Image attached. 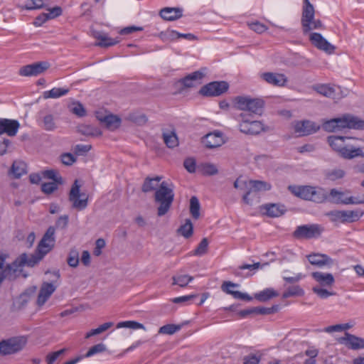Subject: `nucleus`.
<instances>
[{"instance_id": "17", "label": "nucleus", "mask_w": 364, "mask_h": 364, "mask_svg": "<svg viewBox=\"0 0 364 364\" xmlns=\"http://www.w3.org/2000/svg\"><path fill=\"white\" fill-rule=\"evenodd\" d=\"M93 37L98 41L95 43L96 46L107 48L117 44L119 42L118 38H112L107 33L101 31H95L92 33Z\"/></svg>"}, {"instance_id": "16", "label": "nucleus", "mask_w": 364, "mask_h": 364, "mask_svg": "<svg viewBox=\"0 0 364 364\" xmlns=\"http://www.w3.org/2000/svg\"><path fill=\"white\" fill-rule=\"evenodd\" d=\"M319 126L316 125L315 122L304 120L298 122L294 127L296 133L301 136H307L316 132L319 129Z\"/></svg>"}, {"instance_id": "60", "label": "nucleus", "mask_w": 364, "mask_h": 364, "mask_svg": "<svg viewBox=\"0 0 364 364\" xmlns=\"http://www.w3.org/2000/svg\"><path fill=\"white\" fill-rule=\"evenodd\" d=\"M53 246V244L50 243L48 240H44L43 244L41 245V240L36 250H37L40 253H43V255L45 256L52 250Z\"/></svg>"}, {"instance_id": "10", "label": "nucleus", "mask_w": 364, "mask_h": 364, "mask_svg": "<svg viewBox=\"0 0 364 364\" xmlns=\"http://www.w3.org/2000/svg\"><path fill=\"white\" fill-rule=\"evenodd\" d=\"M309 41L314 47L328 54H332L335 51L336 47L331 44L318 33H311L309 35Z\"/></svg>"}, {"instance_id": "49", "label": "nucleus", "mask_w": 364, "mask_h": 364, "mask_svg": "<svg viewBox=\"0 0 364 364\" xmlns=\"http://www.w3.org/2000/svg\"><path fill=\"white\" fill-rule=\"evenodd\" d=\"M113 326V323L112 322H107L102 325H100L98 328L92 329L90 332L87 333L85 338H89L91 336L100 334L105 331H107L108 328L112 327Z\"/></svg>"}, {"instance_id": "34", "label": "nucleus", "mask_w": 364, "mask_h": 364, "mask_svg": "<svg viewBox=\"0 0 364 364\" xmlns=\"http://www.w3.org/2000/svg\"><path fill=\"white\" fill-rule=\"evenodd\" d=\"M314 89L320 95L329 97V98H335L336 93L335 89L333 87L329 85H317L314 87Z\"/></svg>"}, {"instance_id": "44", "label": "nucleus", "mask_w": 364, "mask_h": 364, "mask_svg": "<svg viewBox=\"0 0 364 364\" xmlns=\"http://www.w3.org/2000/svg\"><path fill=\"white\" fill-rule=\"evenodd\" d=\"M304 290L299 286L294 285L287 288V289L282 294L283 299H287L291 296H302Z\"/></svg>"}, {"instance_id": "3", "label": "nucleus", "mask_w": 364, "mask_h": 364, "mask_svg": "<svg viewBox=\"0 0 364 364\" xmlns=\"http://www.w3.org/2000/svg\"><path fill=\"white\" fill-rule=\"evenodd\" d=\"M45 256L43 253H40L37 250L34 254L28 255L26 253L20 255L11 264H5V266H9L15 271V279L18 277L21 270L24 266L33 267L37 264Z\"/></svg>"}, {"instance_id": "62", "label": "nucleus", "mask_w": 364, "mask_h": 364, "mask_svg": "<svg viewBox=\"0 0 364 364\" xmlns=\"http://www.w3.org/2000/svg\"><path fill=\"white\" fill-rule=\"evenodd\" d=\"M332 222H341L343 223V210H332L326 214Z\"/></svg>"}, {"instance_id": "63", "label": "nucleus", "mask_w": 364, "mask_h": 364, "mask_svg": "<svg viewBox=\"0 0 364 364\" xmlns=\"http://www.w3.org/2000/svg\"><path fill=\"white\" fill-rule=\"evenodd\" d=\"M61 162L66 166H71L73 164L77 159L70 153H64L60 156Z\"/></svg>"}, {"instance_id": "5", "label": "nucleus", "mask_w": 364, "mask_h": 364, "mask_svg": "<svg viewBox=\"0 0 364 364\" xmlns=\"http://www.w3.org/2000/svg\"><path fill=\"white\" fill-rule=\"evenodd\" d=\"M26 344L24 337H12L0 341V355H6L21 351Z\"/></svg>"}, {"instance_id": "6", "label": "nucleus", "mask_w": 364, "mask_h": 364, "mask_svg": "<svg viewBox=\"0 0 364 364\" xmlns=\"http://www.w3.org/2000/svg\"><path fill=\"white\" fill-rule=\"evenodd\" d=\"M301 24L304 34H310V32L313 30H322L324 28L321 21L315 18V9L301 13Z\"/></svg>"}, {"instance_id": "32", "label": "nucleus", "mask_w": 364, "mask_h": 364, "mask_svg": "<svg viewBox=\"0 0 364 364\" xmlns=\"http://www.w3.org/2000/svg\"><path fill=\"white\" fill-rule=\"evenodd\" d=\"M279 295L278 292L272 288H267L263 291L256 293L254 296L255 299L261 302H265L273 297Z\"/></svg>"}, {"instance_id": "43", "label": "nucleus", "mask_w": 364, "mask_h": 364, "mask_svg": "<svg viewBox=\"0 0 364 364\" xmlns=\"http://www.w3.org/2000/svg\"><path fill=\"white\" fill-rule=\"evenodd\" d=\"M193 224L191 220L187 219L186 223L178 229V232L184 237L188 238L193 235Z\"/></svg>"}, {"instance_id": "46", "label": "nucleus", "mask_w": 364, "mask_h": 364, "mask_svg": "<svg viewBox=\"0 0 364 364\" xmlns=\"http://www.w3.org/2000/svg\"><path fill=\"white\" fill-rule=\"evenodd\" d=\"M249 97L237 96L233 100L234 106L240 110L247 111Z\"/></svg>"}, {"instance_id": "51", "label": "nucleus", "mask_w": 364, "mask_h": 364, "mask_svg": "<svg viewBox=\"0 0 364 364\" xmlns=\"http://www.w3.org/2000/svg\"><path fill=\"white\" fill-rule=\"evenodd\" d=\"M58 171L54 169L46 170L42 171V176L48 179H51L55 183H61L62 177L58 176Z\"/></svg>"}, {"instance_id": "54", "label": "nucleus", "mask_w": 364, "mask_h": 364, "mask_svg": "<svg viewBox=\"0 0 364 364\" xmlns=\"http://www.w3.org/2000/svg\"><path fill=\"white\" fill-rule=\"evenodd\" d=\"M208 247V240L205 237L200 242L197 247L195 249L193 255L196 256H202L207 252Z\"/></svg>"}, {"instance_id": "45", "label": "nucleus", "mask_w": 364, "mask_h": 364, "mask_svg": "<svg viewBox=\"0 0 364 364\" xmlns=\"http://www.w3.org/2000/svg\"><path fill=\"white\" fill-rule=\"evenodd\" d=\"M173 279V285H179L181 287H185L188 285L189 282H191L193 277L191 276H189L188 274H183V275H178V276H173L172 277Z\"/></svg>"}, {"instance_id": "38", "label": "nucleus", "mask_w": 364, "mask_h": 364, "mask_svg": "<svg viewBox=\"0 0 364 364\" xmlns=\"http://www.w3.org/2000/svg\"><path fill=\"white\" fill-rule=\"evenodd\" d=\"M363 215V212L359 210H343V223H353L360 219Z\"/></svg>"}, {"instance_id": "53", "label": "nucleus", "mask_w": 364, "mask_h": 364, "mask_svg": "<svg viewBox=\"0 0 364 364\" xmlns=\"http://www.w3.org/2000/svg\"><path fill=\"white\" fill-rule=\"evenodd\" d=\"M67 262L69 266L72 267H77L79 264V253L75 249H73L70 251Z\"/></svg>"}, {"instance_id": "28", "label": "nucleus", "mask_w": 364, "mask_h": 364, "mask_svg": "<svg viewBox=\"0 0 364 364\" xmlns=\"http://www.w3.org/2000/svg\"><path fill=\"white\" fill-rule=\"evenodd\" d=\"M341 156L346 159H352L355 157L364 158V152L361 148H355L352 145L346 144Z\"/></svg>"}, {"instance_id": "39", "label": "nucleus", "mask_w": 364, "mask_h": 364, "mask_svg": "<svg viewBox=\"0 0 364 364\" xmlns=\"http://www.w3.org/2000/svg\"><path fill=\"white\" fill-rule=\"evenodd\" d=\"M163 139L168 148L173 149L178 145V139L175 131H171L170 133L164 132Z\"/></svg>"}, {"instance_id": "42", "label": "nucleus", "mask_w": 364, "mask_h": 364, "mask_svg": "<svg viewBox=\"0 0 364 364\" xmlns=\"http://www.w3.org/2000/svg\"><path fill=\"white\" fill-rule=\"evenodd\" d=\"M200 203L196 196H192L190 199V213L194 219L200 217Z\"/></svg>"}, {"instance_id": "24", "label": "nucleus", "mask_w": 364, "mask_h": 364, "mask_svg": "<svg viewBox=\"0 0 364 364\" xmlns=\"http://www.w3.org/2000/svg\"><path fill=\"white\" fill-rule=\"evenodd\" d=\"M312 277L323 287H331L335 279L332 274L315 272L311 274Z\"/></svg>"}, {"instance_id": "58", "label": "nucleus", "mask_w": 364, "mask_h": 364, "mask_svg": "<svg viewBox=\"0 0 364 364\" xmlns=\"http://www.w3.org/2000/svg\"><path fill=\"white\" fill-rule=\"evenodd\" d=\"M44 240H48L50 243L53 244L55 243V228L53 226H50L44 235L43 236L41 239V245L43 244Z\"/></svg>"}, {"instance_id": "7", "label": "nucleus", "mask_w": 364, "mask_h": 364, "mask_svg": "<svg viewBox=\"0 0 364 364\" xmlns=\"http://www.w3.org/2000/svg\"><path fill=\"white\" fill-rule=\"evenodd\" d=\"M229 84L225 81H213L203 85L199 90V95L203 97H217L226 92Z\"/></svg>"}, {"instance_id": "55", "label": "nucleus", "mask_w": 364, "mask_h": 364, "mask_svg": "<svg viewBox=\"0 0 364 364\" xmlns=\"http://www.w3.org/2000/svg\"><path fill=\"white\" fill-rule=\"evenodd\" d=\"M117 328H129L132 329H139L144 328V327L142 323H140L139 322L134 321H127L118 323L117 325Z\"/></svg>"}, {"instance_id": "64", "label": "nucleus", "mask_w": 364, "mask_h": 364, "mask_svg": "<svg viewBox=\"0 0 364 364\" xmlns=\"http://www.w3.org/2000/svg\"><path fill=\"white\" fill-rule=\"evenodd\" d=\"M91 148V145L77 144L74 146L73 151L75 155L80 156L87 154Z\"/></svg>"}, {"instance_id": "27", "label": "nucleus", "mask_w": 364, "mask_h": 364, "mask_svg": "<svg viewBox=\"0 0 364 364\" xmlns=\"http://www.w3.org/2000/svg\"><path fill=\"white\" fill-rule=\"evenodd\" d=\"M27 173V165L22 161H14L9 173L14 178H20Z\"/></svg>"}, {"instance_id": "41", "label": "nucleus", "mask_w": 364, "mask_h": 364, "mask_svg": "<svg viewBox=\"0 0 364 364\" xmlns=\"http://www.w3.org/2000/svg\"><path fill=\"white\" fill-rule=\"evenodd\" d=\"M78 132L85 136H101L102 132L97 128L91 125H81L78 127Z\"/></svg>"}, {"instance_id": "22", "label": "nucleus", "mask_w": 364, "mask_h": 364, "mask_svg": "<svg viewBox=\"0 0 364 364\" xmlns=\"http://www.w3.org/2000/svg\"><path fill=\"white\" fill-rule=\"evenodd\" d=\"M203 142L207 148L213 149L221 146L224 141L220 132H213L206 134Z\"/></svg>"}, {"instance_id": "47", "label": "nucleus", "mask_w": 364, "mask_h": 364, "mask_svg": "<svg viewBox=\"0 0 364 364\" xmlns=\"http://www.w3.org/2000/svg\"><path fill=\"white\" fill-rule=\"evenodd\" d=\"M181 328V325L166 324L161 326L159 330V333L173 335Z\"/></svg>"}, {"instance_id": "26", "label": "nucleus", "mask_w": 364, "mask_h": 364, "mask_svg": "<svg viewBox=\"0 0 364 364\" xmlns=\"http://www.w3.org/2000/svg\"><path fill=\"white\" fill-rule=\"evenodd\" d=\"M265 210L266 214L272 218L279 217L284 214L286 208L284 205L277 203H269L263 206Z\"/></svg>"}, {"instance_id": "57", "label": "nucleus", "mask_w": 364, "mask_h": 364, "mask_svg": "<svg viewBox=\"0 0 364 364\" xmlns=\"http://www.w3.org/2000/svg\"><path fill=\"white\" fill-rule=\"evenodd\" d=\"M312 290L321 299H326L330 296H333L336 294L334 291H329L327 289H323L320 287H313Z\"/></svg>"}, {"instance_id": "14", "label": "nucleus", "mask_w": 364, "mask_h": 364, "mask_svg": "<svg viewBox=\"0 0 364 364\" xmlns=\"http://www.w3.org/2000/svg\"><path fill=\"white\" fill-rule=\"evenodd\" d=\"M338 341L353 350L364 348V338L357 337L348 332L345 333L344 337L339 338Z\"/></svg>"}, {"instance_id": "12", "label": "nucleus", "mask_w": 364, "mask_h": 364, "mask_svg": "<svg viewBox=\"0 0 364 364\" xmlns=\"http://www.w3.org/2000/svg\"><path fill=\"white\" fill-rule=\"evenodd\" d=\"M205 68L191 73L180 79L178 82L185 88H191L200 84V80L205 77Z\"/></svg>"}, {"instance_id": "29", "label": "nucleus", "mask_w": 364, "mask_h": 364, "mask_svg": "<svg viewBox=\"0 0 364 364\" xmlns=\"http://www.w3.org/2000/svg\"><path fill=\"white\" fill-rule=\"evenodd\" d=\"M161 179V176H155L154 178L146 177L141 186L142 192L148 193L153 191H156L159 188V182Z\"/></svg>"}, {"instance_id": "13", "label": "nucleus", "mask_w": 364, "mask_h": 364, "mask_svg": "<svg viewBox=\"0 0 364 364\" xmlns=\"http://www.w3.org/2000/svg\"><path fill=\"white\" fill-rule=\"evenodd\" d=\"M19 127L20 124L16 119L0 118V136L6 134L9 136H14Z\"/></svg>"}, {"instance_id": "23", "label": "nucleus", "mask_w": 364, "mask_h": 364, "mask_svg": "<svg viewBox=\"0 0 364 364\" xmlns=\"http://www.w3.org/2000/svg\"><path fill=\"white\" fill-rule=\"evenodd\" d=\"M160 16L166 21H175L183 16V9L174 7H165L161 9Z\"/></svg>"}, {"instance_id": "35", "label": "nucleus", "mask_w": 364, "mask_h": 364, "mask_svg": "<svg viewBox=\"0 0 364 364\" xmlns=\"http://www.w3.org/2000/svg\"><path fill=\"white\" fill-rule=\"evenodd\" d=\"M348 197H346L345 194L342 191H339L336 188H333L330 191L329 193V200L334 203H342L348 205L349 203H346L347 199Z\"/></svg>"}, {"instance_id": "33", "label": "nucleus", "mask_w": 364, "mask_h": 364, "mask_svg": "<svg viewBox=\"0 0 364 364\" xmlns=\"http://www.w3.org/2000/svg\"><path fill=\"white\" fill-rule=\"evenodd\" d=\"M100 120L105 124L107 129L111 130L119 127L121 123V119L113 114L106 115L103 118H100Z\"/></svg>"}, {"instance_id": "52", "label": "nucleus", "mask_w": 364, "mask_h": 364, "mask_svg": "<svg viewBox=\"0 0 364 364\" xmlns=\"http://www.w3.org/2000/svg\"><path fill=\"white\" fill-rule=\"evenodd\" d=\"M43 128L46 131H53L56 128L54 117L52 114H47L43 117Z\"/></svg>"}, {"instance_id": "20", "label": "nucleus", "mask_w": 364, "mask_h": 364, "mask_svg": "<svg viewBox=\"0 0 364 364\" xmlns=\"http://www.w3.org/2000/svg\"><path fill=\"white\" fill-rule=\"evenodd\" d=\"M309 262L315 266L321 267L325 265H331L333 259L325 254L313 253L307 255Z\"/></svg>"}, {"instance_id": "37", "label": "nucleus", "mask_w": 364, "mask_h": 364, "mask_svg": "<svg viewBox=\"0 0 364 364\" xmlns=\"http://www.w3.org/2000/svg\"><path fill=\"white\" fill-rule=\"evenodd\" d=\"M198 168L205 176H213L218 173L217 166L211 163H201L198 165Z\"/></svg>"}, {"instance_id": "59", "label": "nucleus", "mask_w": 364, "mask_h": 364, "mask_svg": "<svg viewBox=\"0 0 364 364\" xmlns=\"http://www.w3.org/2000/svg\"><path fill=\"white\" fill-rule=\"evenodd\" d=\"M66 351L65 348H62L58 351L50 353L46 356L47 364H53L55 361Z\"/></svg>"}, {"instance_id": "4", "label": "nucleus", "mask_w": 364, "mask_h": 364, "mask_svg": "<svg viewBox=\"0 0 364 364\" xmlns=\"http://www.w3.org/2000/svg\"><path fill=\"white\" fill-rule=\"evenodd\" d=\"M237 120L240 122L239 129L243 134L257 135L265 130L264 124L260 121L250 120L245 114L241 113Z\"/></svg>"}, {"instance_id": "1", "label": "nucleus", "mask_w": 364, "mask_h": 364, "mask_svg": "<svg viewBox=\"0 0 364 364\" xmlns=\"http://www.w3.org/2000/svg\"><path fill=\"white\" fill-rule=\"evenodd\" d=\"M323 128L328 132H336L346 128L364 130V120L353 115L346 114L341 117L333 118L326 121L323 123Z\"/></svg>"}, {"instance_id": "11", "label": "nucleus", "mask_w": 364, "mask_h": 364, "mask_svg": "<svg viewBox=\"0 0 364 364\" xmlns=\"http://www.w3.org/2000/svg\"><path fill=\"white\" fill-rule=\"evenodd\" d=\"M49 67L50 64L46 61L37 62L23 66L19 70L18 73L21 76H36L43 73Z\"/></svg>"}, {"instance_id": "50", "label": "nucleus", "mask_w": 364, "mask_h": 364, "mask_svg": "<svg viewBox=\"0 0 364 364\" xmlns=\"http://www.w3.org/2000/svg\"><path fill=\"white\" fill-rule=\"evenodd\" d=\"M44 7L43 0H26L22 8L26 10L39 9Z\"/></svg>"}, {"instance_id": "21", "label": "nucleus", "mask_w": 364, "mask_h": 364, "mask_svg": "<svg viewBox=\"0 0 364 364\" xmlns=\"http://www.w3.org/2000/svg\"><path fill=\"white\" fill-rule=\"evenodd\" d=\"M238 284L232 283L231 282H224L221 286V289L223 291L226 292L228 294L232 295L234 298L245 300V301H252V297L250 296L247 293H243L239 291H232L229 290V287H236Z\"/></svg>"}, {"instance_id": "40", "label": "nucleus", "mask_w": 364, "mask_h": 364, "mask_svg": "<svg viewBox=\"0 0 364 364\" xmlns=\"http://www.w3.org/2000/svg\"><path fill=\"white\" fill-rule=\"evenodd\" d=\"M250 189L251 191H269L271 189V185L262 181L250 180L249 181Z\"/></svg>"}, {"instance_id": "61", "label": "nucleus", "mask_w": 364, "mask_h": 364, "mask_svg": "<svg viewBox=\"0 0 364 364\" xmlns=\"http://www.w3.org/2000/svg\"><path fill=\"white\" fill-rule=\"evenodd\" d=\"M345 176V171L342 169H333L326 173L328 178L336 181L342 178Z\"/></svg>"}, {"instance_id": "8", "label": "nucleus", "mask_w": 364, "mask_h": 364, "mask_svg": "<svg viewBox=\"0 0 364 364\" xmlns=\"http://www.w3.org/2000/svg\"><path fill=\"white\" fill-rule=\"evenodd\" d=\"M81 196H85V195L80 193V185L78 183V181L75 180L72 185L68 198L72 203V207L77 210L85 209L88 205L87 197L80 199Z\"/></svg>"}, {"instance_id": "25", "label": "nucleus", "mask_w": 364, "mask_h": 364, "mask_svg": "<svg viewBox=\"0 0 364 364\" xmlns=\"http://www.w3.org/2000/svg\"><path fill=\"white\" fill-rule=\"evenodd\" d=\"M349 139L346 136H330L328 137L327 141L330 146L336 151H337L340 156L342 154L343 149H345L346 144L345 140Z\"/></svg>"}, {"instance_id": "48", "label": "nucleus", "mask_w": 364, "mask_h": 364, "mask_svg": "<svg viewBox=\"0 0 364 364\" xmlns=\"http://www.w3.org/2000/svg\"><path fill=\"white\" fill-rule=\"evenodd\" d=\"M70 112L79 117L86 115V110L82 104L79 102H73L70 106Z\"/></svg>"}, {"instance_id": "19", "label": "nucleus", "mask_w": 364, "mask_h": 364, "mask_svg": "<svg viewBox=\"0 0 364 364\" xmlns=\"http://www.w3.org/2000/svg\"><path fill=\"white\" fill-rule=\"evenodd\" d=\"M56 287L52 284L44 282L39 291L37 303L39 306L43 305L51 294L55 291Z\"/></svg>"}, {"instance_id": "9", "label": "nucleus", "mask_w": 364, "mask_h": 364, "mask_svg": "<svg viewBox=\"0 0 364 364\" xmlns=\"http://www.w3.org/2000/svg\"><path fill=\"white\" fill-rule=\"evenodd\" d=\"M323 228L318 224L303 225L298 226L293 235L296 239H311L318 237Z\"/></svg>"}, {"instance_id": "31", "label": "nucleus", "mask_w": 364, "mask_h": 364, "mask_svg": "<svg viewBox=\"0 0 364 364\" xmlns=\"http://www.w3.org/2000/svg\"><path fill=\"white\" fill-rule=\"evenodd\" d=\"M263 107V100L257 98H251L249 97L247 111H249L254 114H261Z\"/></svg>"}, {"instance_id": "2", "label": "nucleus", "mask_w": 364, "mask_h": 364, "mask_svg": "<svg viewBox=\"0 0 364 364\" xmlns=\"http://www.w3.org/2000/svg\"><path fill=\"white\" fill-rule=\"evenodd\" d=\"M174 199V193L172 188L166 181H162L159 188L155 191L154 200L159 203L157 210L159 216L164 215L170 209Z\"/></svg>"}, {"instance_id": "15", "label": "nucleus", "mask_w": 364, "mask_h": 364, "mask_svg": "<svg viewBox=\"0 0 364 364\" xmlns=\"http://www.w3.org/2000/svg\"><path fill=\"white\" fill-rule=\"evenodd\" d=\"M261 78L273 86L283 87L287 82V77L282 73L267 72L262 73Z\"/></svg>"}, {"instance_id": "36", "label": "nucleus", "mask_w": 364, "mask_h": 364, "mask_svg": "<svg viewBox=\"0 0 364 364\" xmlns=\"http://www.w3.org/2000/svg\"><path fill=\"white\" fill-rule=\"evenodd\" d=\"M69 92L68 88L54 87L50 90L45 91L43 96L45 99L48 98H58L64 96Z\"/></svg>"}, {"instance_id": "30", "label": "nucleus", "mask_w": 364, "mask_h": 364, "mask_svg": "<svg viewBox=\"0 0 364 364\" xmlns=\"http://www.w3.org/2000/svg\"><path fill=\"white\" fill-rule=\"evenodd\" d=\"M329 194L324 188L321 187H314L310 200L315 203H321L327 200Z\"/></svg>"}, {"instance_id": "18", "label": "nucleus", "mask_w": 364, "mask_h": 364, "mask_svg": "<svg viewBox=\"0 0 364 364\" xmlns=\"http://www.w3.org/2000/svg\"><path fill=\"white\" fill-rule=\"evenodd\" d=\"M314 188L311 186H289L288 188L294 196L310 200Z\"/></svg>"}, {"instance_id": "56", "label": "nucleus", "mask_w": 364, "mask_h": 364, "mask_svg": "<svg viewBox=\"0 0 364 364\" xmlns=\"http://www.w3.org/2000/svg\"><path fill=\"white\" fill-rule=\"evenodd\" d=\"M106 349H107L106 346L104 343H100L96 344V345L92 346L89 349V350L86 353L85 357V358L91 357L97 353L105 352L106 350Z\"/></svg>"}]
</instances>
